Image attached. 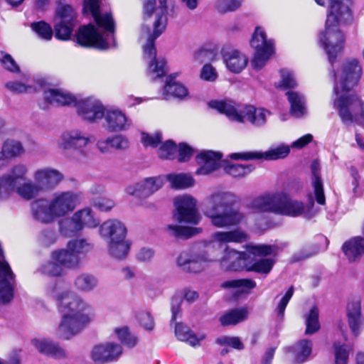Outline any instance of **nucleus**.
I'll return each mask as SVG.
<instances>
[{
    "label": "nucleus",
    "mask_w": 364,
    "mask_h": 364,
    "mask_svg": "<svg viewBox=\"0 0 364 364\" xmlns=\"http://www.w3.org/2000/svg\"><path fill=\"white\" fill-rule=\"evenodd\" d=\"M216 343L220 346H228L237 350L244 348V345L238 337L220 336L216 339Z\"/></svg>",
    "instance_id": "nucleus-62"
},
{
    "label": "nucleus",
    "mask_w": 364,
    "mask_h": 364,
    "mask_svg": "<svg viewBox=\"0 0 364 364\" xmlns=\"http://www.w3.org/2000/svg\"><path fill=\"white\" fill-rule=\"evenodd\" d=\"M164 182V176L148 177L127 186L125 191L130 196L148 198L160 190L163 187Z\"/></svg>",
    "instance_id": "nucleus-21"
},
{
    "label": "nucleus",
    "mask_w": 364,
    "mask_h": 364,
    "mask_svg": "<svg viewBox=\"0 0 364 364\" xmlns=\"http://www.w3.org/2000/svg\"><path fill=\"white\" fill-rule=\"evenodd\" d=\"M75 289L81 292L88 293L95 290L98 286L97 278L92 274H82L74 281Z\"/></svg>",
    "instance_id": "nucleus-47"
},
{
    "label": "nucleus",
    "mask_w": 364,
    "mask_h": 364,
    "mask_svg": "<svg viewBox=\"0 0 364 364\" xmlns=\"http://www.w3.org/2000/svg\"><path fill=\"white\" fill-rule=\"evenodd\" d=\"M352 0H328L329 11L327 16L328 21L334 18L343 22H351L353 14L350 8Z\"/></svg>",
    "instance_id": "nucleus-30"
},
{
    "label": "nucleus",
    "mask_w": 364,
    "mask_h": 364,
    "mask_svg": "<svg viewBox=\"0 0 364 364\" xmlns=\"http://www.w3.org/2000/svg\"><path fill=\"white\" fill-rule=\"evenodd\" d=\"M67 247L77 255L79 264L81 262V257L85 256L92 251L93 245L85 238H75L68 241Z\"/></svg>",
    "instance_id": "nucleus-46"
},
{
    "label": "nucleus",
    "mask_w": 364,
    "mask_h": 364,
    "mask_svg": "<svg viewBox=\"0 0 364 364\" xmlns=\"http://www.w3.org/2000/svg\"><path fill=\"white\" fill-rule=\"evenodd\" d=\"M136 318L141 326L148 331H151L154 327V321L150 313L140 311L137 314Z\"/></svg>",
    "instance_id": "nucleus-64"
},
{
    "label": "nucleus",
    "mask_w": 364,
    "mask_h": 364,
    "mask_svg": "<svg viewBox=\"0 0 364 364\" xmlns=\"http://www.w3.org/2000/svg\"><path fill=\"white\" fill-rule=\"evenodd\" d=\"M288 100L291 105V113L296 117H301L306 113L304 97L294 91L287 92Z\"/></svg>",
    "instance_id": "nucleus-42"
},
{
    "label": "nucleus",
    "mask_w": 364,
    "mask_h": 364,
    "mask_svg": "<svg viewBox=\"0 0 364 364\" xmlns=\"http://www.w3.org/2000/svg\"><path fill=\"white\" fill-rule=\"evenodd\" d=\"M208 106L216 109L231 121L249 122L255 127H264L271 112L263 107H256L250 105H238L230 101L212 100Z\"/></svg>",
    "instance_id": "nucleus-6"
},
{
    "label": "nucleus",
    "mask_w": 364,
    "mask_h": 364,
    "mask_svg": "<svg viewBox=\"0 0 364 364\" xmlns=\"http://www.w3.org/2000/svg\"><path fill=\"white\" fill-rule=\"evenodd\" d=\"M28 168L26 164L18 163L14 165L9 172L4 175L6 181L12 192L16 193L23 199L29 200V196L23 193L24 186L31 181L27 178Z\"/></svg>",
    "instance_id": "nucleus-20"
},
{
    "label": "nucleus",
    "mask_w": 364,
    "mask_h": 364,
    "mask_svg": "<svg viewBox=\"0 0 364 364\" xmlns=\"http://www.w3.org/2000/svg\"><path fill=\"white\" fill-rule=\"evenodd\" d=\"M177 151V146L171 140L163 143L158 151V155L160 158L164 159H173Z\"/></svg>",
    "instance_id": "nucleus-59"
},
{
    "label": "nucleus",
    "mask_w": 364,
    "mask_h": 364,
    "mask_svg": "<svg viewBox=\"0 0 364 364\" xmlns=\"http://www.w3.org/2000/svg\"><path fill=\"white\" fill-rule=\"evenodd\" d=\"M127 232L124 224L118 220H108L100 227V235L107 242L126 239Z\"/></svg>",
    "instance_id": "nucleus-29"
},
{
    "label": "nucleus",
    "mask_w": 364,
    "mask_h": 364,
    "mask_svg": "<svg viewBox=\"0 0 364 364\" xmlns=\"http://www.w3.org/2000/svg\"><path fill=\"white\" fill-rule=\"evenodd\" d=\"M31 28L38 38L43 41H49L53 38V31L51 26L45 21L32 23Z\"/></svg>",
    "instance_id": "nucleus-54"
},
{
    "label": "nucleus",
    "mask_w": 364,
    "mask_h": 364,
    "mask_svg": "<svg viewBox=\"0 0 364 364\" xmlns=\"http://www.w3.org/2000/svg\"><path fill=\"white\" fill-rule=\"evenodd\" d=\"M33 181L28 182L23 193L29 196V200L36 198L41 192L55 189L64 180L63 173L48 166L36 168L32 173Z\"/></svg>",
    "instance_id": "nucleus-8"
},
{
    "label": "nucleus",
    "mask_w": 364,
    "mask_h": 364,
    "mask_svg": "<svg viewBox=\"0 0 364 364\" xmlns=\"http://www.w3.org/2000/svg\"><path fill=\"white\" fill-rule=\"evenodd\" d=\"M318 316L319 311L316 306H313L305 316L306 334H314L319 330Z\"/></svg>",
    "instance_id": "nucleus-50"
},
{
    "label": "nucleus",
    "mask_w": 364,
    "mask_h": 364,
    "mask_svg": "<svg viewBox=\"0 0 364 364\" xmlns=\"http://www.w3.org/2000/svg\"><path fill=\"white\" fill-rule=\"evenodd\" d=\"M153 37V31H151L148 27L143 26L141 30L140 39L146 41V44L143 46L144 58L149 59L147 68V75L150 78L154 80L164 76L166 73V61L164 58H156V49L154 48V41H151V46H149V38Z\"/></svg>",
    "instance_id": "nucleus-15"
},
{
    "label": "nucleus",
    "mask_w": 364,
    "mask_h": 364,
    "mask_svg": "<svg viewBox=\"0 0 364 364\" xmlns=\"http://www.w3.org/2000/svg\"><path fill=\"white\" fill-rule=\"evenodd\" d=\"M159 6H156V0H144L143 11L146 20L153 18V37L149 38V46L151 41L156 39L165 30L167 23V11L172 3L168 0H158Z\"/></svg>",
    "instance_id": "nucleus-13"
},
{
    "label": "nucleus",
    "mask_w": 364,
    "mask_h": 364,
    "mask_svg": "<svg viewBox=\"0 0 364 364\" xmlns=\"http://www.w3.org/2000/svg\"><path fill=\"white\" fill-rule=\"evenodd\" d=\"M223 288L238 289L241 292L247 291L256 287L255 281L250 279H232L222 284Z\"/></svg>",
    "instance_id": "nucleus-55"
},
{
    "label": "nucleus",
    "mask_w": 364,
    "mask_h": 364,
    "mask_svg": "<svg viewBox=\"0 0 364 364\" xmlns=\"http://www.w3.org/2000/svg\"><path fill=\"white\" fill-rule=\"evenodd\" d=\"M253 168L250 165L232 164L225 168V172L232 177H244L252 171Z\"/></svg>",
    "instance_id": "nucleus-57"
},
{
    "label": "nucleus",
    "mask_w": 364,
    "mask_h": 364,
    "mask_svg": "<svg viewBox=\"0 0 364 364\" xmlns=\"http://www.w3.org/2000/svg\"><path fill=\"white\" fill-rule=\"evenodd\" d=\"M165 181H167L172 188L181 190L193 187L195 180L188 173H169L164 175Z\"/></svg>",
    "instance_id": "nucleus-38"
},
{
    "label": "nucleus",
    "mask_w": 364,
    "mask_h": 364,
    "mask_svg": "<svg viewBox=\"0 0 364 364\" xmlns=\"http://www.w3.org/2000/svg\"><path fill=\"white\" fill-rule=\"evenodd\" d=\"M175 210L173 219L179 223L197 225L201 217L197 210V200L191 195L183 194L176 196L173 200Z\"/></svg>",
    "instance_id": "nucleus-16"
},
{
    "label": "nucleus",
    "mask_w": 364,
    "mask_h": 364,
    "mask_svg": "<svg viewBox=\"0 0 364 364\" xmlns=\"http://www.w3.org/2000/svg\"><path fill=\"white\" fill-rule=\"evenodd\" d=\"M248 314L249 312L247 308L235 309L221 316L220 321L221 325L224 326H234L246 320Z\"/></svg>",
    "instance_id": "nucleus-43"
},
{
    "label": "nucleus",
    "mask_w": 364,
    "mask_h": 364,
    "mask_svg": "<svg viewBox=\"0 0 364 364\" xmlns=\"http://www.w3.org/2000/svg\"><path fill=\"white\" fill-rule=\"evenodd\" d=\"M50 259L55 260L61 268H75L79 266L76 255L68 247L66 249L55 250L50 252Z\"/></svg>",
    "instance_id": "nucleus-35"
},
{
    "label": "nucleus",
    "mask_w": 364,
    "mask_h": 364,
    "mask_svg": "<svg viewBox=\"0 0 364 364\" xmlns=\"http://www.w3.org/2000/svg\"><path fill=\"white\" fill-rule=\"evenodd\" d=\"M333 107L338 112L343 123L364 125V103L355 95L346 92H335Z\"/></svg>",
    "instance_id": "nucleus-9"
},
{
    "label": "nucleus",
    "mask_w": 364,
    "mask_h": 364,
    "mask_svg": "<svg viewBox=\"0 0 364 364\" xmlns=\"http://www.w3.org/2000/svg\"><path fill=\"white\" fill-rule=\"evenodd\" d=\"M235 196L229 192L217 191L203 202V213L210 223L218 228H228L237 225L245 218L238 210L230 208Z\"/></svg>",
    "instance_id": "nucleus-5"
},
{
    "label": "nucleus",
    "mask_w": 364,
    "mask_h": 364,
    "mask_svg": "<svg viewBox=\"0 0 364 364\" xmlns=\"http://www.w3.org/2000/svg\"><path fill=\"white\" fill-rule=\"evenodd\" d=\"M37 272L46 276L60 277L63 274V268L58 262L50 258L38 267Z\"/></svg>",
    "instance_id": "nucleus-52"
},
{
    "label": "nucleus",
    "mask_w": 364,
    "mask_h": 364,
    "mask_svg": "<svg viewBox=\"0 0 364 364\" xmlns=\"http://www.w3.org/2000/svg\"><path fill=\"white\" fill-rule=\"evenodd\" d=\"M188 95V90L181 82L174 79L167 80L163 91V95L165 99L173 97L178 99H185Z\"/></svg>",
    "instance_id": "nucleus-41"
},
{
    "label": "nucleus",
    "mask_w": 364,
    "mask_h": 364,
    "mask_svg": "<svg viewBox=\"0 0 364 364\" xmlns=\"http://www.w3.org/2000/svg\"><path fill=\"white\" fill-rule=\"evenodd\" d=\"M175 334L178 340L186 341L193 347L200 346V341H203L205 338L204 334L195 335L187 326L182 323L176 324Z\"/></svg>",
    "instance_id": "nucleus-39"
},
{
    "label": "nucleus",
    "mask_w": 364,
    "mask_h": 364,
    "mask_svg": "<svg viewBox=\"0 0 364 364\" xmlns=\"http://www.w3.org/2000/svg\"><path fill=\"white\" fill-rule=\"evenodd\" d=\"M48 296L56 301L61 318L55 334L58 338L69 340L78 334L95 316L93 306L75 292L64 289L60 284L49 287Z\"/></svg>",
    "instance_id": "nucleus-2"
},
{
    "label": "nucleus",
    "mask_w": 364,
    "mask_h": 364,
    "mask_svg": "<svg viewBox=\"0 0 364 364\" xmlns=\"http://www.w3.org/2000/svg\"><path fill=\"white\" fill-rule=\"evenodd\" d=\"M81 201L80 193L73 191L54 192L49 199L42 198L34 200L31 205L33 219L43 224H50L56 218H63L72 213Z\"/></svg>",
    "instance_id": "nucleus-4"
},
{
    "label": "nucleus",
    "mask_w": 364,
    "mask_h": 364,
    "mask_svg": "<svg viewBox=\"0 0 364 364\" xmlns=\"http://www.w3.org/2000/svg\"><path fill=\"white\" fill-rule=\"evenodd\" d=\"M222 154L213 151H203L196 156L198 165L196 173L208 175L218 170L222 166Z\"/></svg>",
    "instance_id": "nucleus-27"
},
{
    "label": "nucleus",
    "mask_w": 364,
    "mask_h": 364,
    "mask_svg": "<svg viewBox=\"0 0 364 364\" xmlns=\"http://www.w3.org/2000/svg\"><path fill=\"white\" fill-rule=\"evenodd\" d=\"M76 108L78 116L88 122H95L101 119L105 113L102 102L93 97L80 100Z\"/></svg>",
    "instance_id": "nucleus-23"
},
{
    "label": "nucleus",
    "mask_w": 364,
    "mask_h": 364,
    "mask_svg": "<svg viewBox=\"0 0 364 364\" xmlns=\"http://www.w3.org/2000/svg\"><path fill=\"white\" fill-rule=\"evenodd\" d=\"M100 0H85L84 11L90 13L99 28L104 30L105 35L99 33L96 28L91 24L82 26L77 34V42L84 47H95L107 49L116 46L114 37V21L109 13H100Z\"/></svg>",
    "instance_id": "nucleus-3"
},
{
    "label": "nucleus",
    "mask_w": 364,
    "mask_h": 364,
    "mask_svg": "<svg viewBox=\"0 0 364 364\" xmlns=\"http://www.w3.org/2000/svg\"><path fill=\"white\" fill-rule=\"evenodd\" d=\"M250 46L255 50L252 66L255 70H260L274 53V41L267 38L263 28L258 26L252 34Z\"/></svg>",
    "instance_id": "nucleus-12"
},
{
    "label": "nucleus",
    "mask_w": 364,
    "mask_h": 364,
    "mask_svg": "<svg viewBox=\"0 0 364 364\" xmlns=\"http://www.w3.org/2000/svg\"><path fill=\"white\" fill-rule=\"evenodd\" d=\"M73 216L81 230L84 228H95L100 224V220L97 218L90 208H84L76 211Z\"/></svg>",
    "instance_id": "nucleus-37"
},
{
    "label": "nucleus",
    "mask_w": 364,
    "mask_h": 364,
    "mask_svg": "<svg viewBox=\"0 0 364 364\" xmlns=\"http://www.w3.org/2000/svg\"><path fill=\"white\" fill-rule=\"evenodd\" d=\"M122 353L121 344L107 341L95 345L90 352V356L95 363L105 364L117 360Z\"/></svg>",
    "instance_id": "nucleus-19"
},
{
    "label": "nucleus",
    "mask_w": 364,
    "mask_h": 364,
    "mask_svg": "<svg viewBox=\"0 0 364 364\" xmlns=\"http://www.w3.org/2000/svg\"><path fill=\"white\" fill-rule=\"evenodd\" d=\"M58 230L65 237H71L81 231L73 215L60 220L58 223Z\"/></svg>",
    "instance_id": "nucleus-49"
},
{
    "label": "nucleus",
    "mask_w": 364,
    "mask_h": 364,
    "mask_svg": "<svg viewBox=\"0 0 364 364\" xmlns=\"http://www.w3.org/2000/svg\"><path fill=\"white\" fill-rule=\"evenodd\" d=\"M43 98L48 103L55 106L77 107L80 100L70 91L61 88H53L44 91Z\"/></svg>",
    "instance_id": "nucleus-28"
},
{
    "label": "nucleus",
    "mask_w": 364,
    "mask_h": 364,
    "mask_svg": "<svg viewBox=\"0 0 364 364\" xmlns=\"http://www.w3.org/2000/svg\"><path fill=\"white\" fill-rule=\"evenodd\" d=\"M349 23L341 21L338 18L328 21L327 16L325 28L318 34V44L323 49L332 65L343 53L346 45V36L338 26Z\"/></svg>",
    "instance_id": "nucleus-7"
},
{
    "label": "nucleus",
    "mask_w": 364,
    "mask_h": 364,
    "mask_svg": "<svg viewBox=\"0 0 364 364\" xmlns=\"http://www.w3.org/2000/svg\"><path fill=\"white\" fill-rule=\"evenodd\" d=\"M244 0H218V9L221 12L233 11L240 8Z\"/></svg>",
    "instance_id": "nucleus-63"
},
{
    "label": "nucleus",
    "mask_w": 364,
    "mask_h": 364,
    "mask_svg": "<svg viewBox=\"0 0 364 364\" xmlns=\"http://www.w3.org/2000/svg\"><path fill=\"white\" fill-rule=\"evenodd\" d=\"M92 144V137L80 129H71L63 132L57 141L59 149L73 150L80 154H87L86 149Z\"/></svg>",
    "instance_id": "nucleus-17"
},
{
    "label": "nucleus",
    "mask_w": 364,
    "mask_h": 364,
    "mask_svg": "<svg viewBox=\"0 0 364 364\" xmlns=\"http://www.w3.org/2000/svg\"><path fill=\"white\" fill-rule=\"evenodd\" d=\"M292 353L296 363L305 362L310 356L312 350V343L307 339H301L292 347Z\"/></svg>",
    "instance_id": "nucleus-44"
},
{
    "label": "nucleus",
    "mask_w": 364,
    "mask_h": 364,
    "mask_svg": "<svg viewBox=\"0 0 364 364\" xmlns=\"http://www.w3.org/2000/svg\"><path fill=\"white\" fill-rule=\"evenodd\" d=\"M282 198L279 215L298 217L304 214L305 205L303 202L291 198L285 192H283Z\"/></svg>",
    "instance_id": "nucleus-33"
},
{
    "label": "nucleus",
    "mask_w": 364,
    "mask_h": 364,
    "mask_svg": "<svg viewBox=\"0 0 364 364\" xmlns=\"http://www.w3.org/2000/svg\"><path fill=\"white\" fill-rule=\"evenodd\" d=\"M58 240V235L55 230L47 229L42 231L38 236V242L43 247H50Z\"/></svg>",
    "instance_id": "nucleus-60"
},
{
    "label": "nucleus",
    "mask_w": 364,
    "mask_h": 364,
    "mask_svg": "<svg viewBox=\"0 0 364 364\" xmlns=\"http://www.w3.org/2000/svg\"><path fill=\"white\" fill-rule=\"evenodd\" d=\"M221 55L225 67L232 73H240L247 65V56L239 50L224 48L221 50Z\"/></svg>",
    "instance_id": "nucleus-26"
},
{
    "label": "nucleus",
    "mask_w": 364,
    "mask_h": 364,
    "mask_svg": "<svg viewBox=\"0 0 364 364\" xmlns=\"http://www.w3.org/2000/svg\"><path fill=\"white\" fill-rule=\"evenodd\" d=\"M250 46L255 50L252 66L255 70H260L274 53V41L267 38L263 28L258 26L252 34Z\"/></svg>",
    "instance_id": "nucleus-11"
},
{
    "label": "nucleus",
    "mask_w": 364,
    "mask_h": 364,
    "mask_svg": "<svg viewBox=\"0 0 364 364\" xmlns=\"http://www.w3.org/2000/svg\"><path fill=\"white\" fill-rule=\"evenodd\" d=\"M283 192L269 193L254 198L250 208L256 213L280 214Z\"/></svg>",
    "instance_id": "nucleus-22"
},
{
    "label": "nucleus",
    "mask_w": 364,
    "mask_h": 364,
    "mask_svg": "<svg viewBox=\"0 0 364 364\" xmlns=\"http://www.w3.org/2000/svg\"><path fill=\"white\" fill-rule=\"evenodd\" d=\"M166 230L173 236L186 239L198 235L203 231L201 228L182 226L176 224L168 225Z\"/></svg>",
    "instance_id": "nucleus-48"
},
{
    "label": "nucleus",
    "mask_w": 364,
    "mask_h": 364,
    "mask_svg": "<svg viewBox=\"0 0 364 364\" xmlns=\"http://www.w3.org/2000/svg\"><path fill=\"white\" fill-rule=\"evenodd\" d=\"M258 255L248 254V261L245 269L249 272H255L259 274H267L271 272L275 264V259L271 257L253 259L252 257ZM265 257L266 255H262Z\"/></svg>",
    "instance_id": "nucleus-34"
},
{
    "label": "nucleus",
    "mask_w": 364,
    "mask_h": 364,
    "mask_svg": "<svg viewBox=\"0 0 364 364\" xmlns=\"http://www.w3.org/2000/svg\"><path fill=\"white\" fill-rule=\"evenodd\" d=\"M281 81L279 86L283 88L294 87L296 85V81L294 73L288 69L280 70Z\"/></svg>",
    "instance_id": "nucleus-61"
},
{
    "label": "nucleus",
    "mask_w": 364,
    "mask_h": 364,
    "mask_svg": "<svg viewBox=\"0 0 364 364\" xmlns=\"http://www.w3.org/2000/svg\"><path fill=\"white\" fill-rule=\"evenodd\" d=\"M333 354L335 364H347L349 355V349L347 345L339 341L333 343Z\"/></svg>",
    "instance_id": "nucleus-56"
},
{
    "label": "nucleus",
    "mask_w": 364,
    "mask_h": 364,
    "mask_svg": "<svg viewBox=\"0 0 364 364\" xmlns=\"http://www.w3.org/2000/svg\"><path fill=\"white\" fill-rule=\"evenodd\" d=\"M4 86L8 91L16 95L32 93L36 90L30 83L28 76L24 74L21 75L20 79L7 81Z\"/></svg>",
    "instance_id": "nucleus-36"
},
{
    "label": "nucleus",
    "mask_w": 364,
    "mask_h": 364,
    "mask_svg": "<svg viewBox=\"0 0 364 364\" xmlns=\"http://www.w3.org/2000/svg\"><path fill=\"white\" fill-rule=\"evenodd\" d=\"M311 169L313 176V187L314 196L317 203L320 205L325 203L326 199L323 193V184L320 178V164L317 161L312 162Z\"/></svg>",
    "instance_id": "nucleus-40"
},
{
    "label": "nucleus",
    "mask_w": 364,
    "mask_h": 364,
    "mask_svg": "<svg viewBox=\"0 0 364 364\" xmlns=\"http://www.w3.org/2000/svg\"><path fill=\"white\" fill-rule=\"evenodd\" d=\"M290 153V146L282 144L277 146L271 147L266 151H246L234 153L230 155L234 160H266L274 161L286 158Z\"/></svg>",
    "instance_id": "nucleus-18"
},
{
    "label": "nucleus",
    "mask_w": 364,
    "mask_h": 364,
    "mask_svg": "<svg viewBox=\"0 0 364 364\" xmlns=\"http://www.w3.org/2000/svg\"><path fill=\"white\" fill-rule=\"evenodd\" d=\"M76 25V13L73 8L63 2H58L55 18L54 31L56 38L68 41Z\"/></svg>",
    "instance_id": "nucleus-14"
},
{
    "label": "nucleus",
    "mask_w": 364,
    "mask_h": 364,
    "mask_svg": "<svg viewBox=\"0 0 364 364\" xmlns=\"http://www.w3.org/2000/svg\"><path fill=\"white\" fill-rule=\"evenodd\" d=\"M347 323L352 336L358 338L364 327V316L361 309V299L355 297L350 299L346 306Z\"/></svg>",
    "instance_id": "nucleus-24"
},
{
    "label": "nucleus",
    "mask_w": 364,
    "mask_h": 364,
    "mask_svg": "<svg viewBox=\"0 0 364 364\" xmlns=\"http://www.w3.org/2000/svg\"><path fill=\"white\" fill-rule=\"evenodd\" d=\"M342 249L350 262L357 261L364 255V238L353 237L343 245Z\"/></svg>",
    "instance_id": "nucleus-32"
},
{
    "label": "nucleus",
    "mask_w": 364,
    "mask_h": 364,
    "mask_svg": "<svg viewBox=\"0 0 364 364\" xmlns=\"http://www.w3.org/2000/svg\"><path fill=\"white\" fill-rule=\"evenodd\" d=\"M107 244L109 255L116 259L125 258L131 246L129 241L126 239L108 241Z\"/></svg>",
    "instance_id": "nucleus-45"
},
{
    "label": "nucleus",
    "mask_w": 364,
    "mask_h": 364,
    "mask_svg": "<svg viewBox=\"0 0 364 364\" xmlns=\"http://www.w3.org/2000/svg\"><path fill=\"white\" fill-rule=\"evenodd\" d=\"M247 240V235L241 229L216 231L211 235L210 240L203 241L189 251L180 253L176 259L177 265L185 272L200 273L216 261L215 257L211 254L212 250L223 248L220 259L221 269L236 272L246 268L248 254L275 256L277 253L278 248L275 245L250 244L243 252L237 251L227 245L228 243H242Z\"/></svg>",
    "instance_id": "nucleus-1"
},
{
    "label": "nucleus",
    "mask_w": 364,
    "mask_h": 364,
    "mask_svg": "<svg viewBox=\"0 0 364 364\" xmlns=\"http://www.w3.org/2000/svg\"><path fill=\"white\" fill-rule=\"evenodd\" d=\"M113 333L122 343L129 348L134 347L137 343L136 336L130 333L127 326L114 328Z\"/></svg>",
    "instance_id": "nucleus-53"
},
{
    "label": "nucleus",
    "mask_w": 364,
    "mask_h": 364,
    "mask_svg": "<svg viewBox=\"0 0 364 364\" xmlns=\"http://www.w3.org/2000/svg\"><path fill=\"white\" fill-rule=\"evenodd\" d=\"M1 149L10 159L18 157L24 152V148L21 142L12 139H6Z\"/></svg>",
    "instance_id": "nucleus-51"
},
{
    "label": "nucleus",
    "mask_w": 364,
    "mask_h": 364,
    "mask_svg": "<svg viewBox=\"0 0 364 364\" xmlns=\"http://www.w3.org/2000/svg\"><path fill=\"white\" fill-rule=\"evenodd\" d=\"M104 127L110 132L127 131L132 125V120L126 113L117 108L107 109L104 115Z\"/></svg>",
    "instance_id": "nucleus-25"
},
{
    "label": "nucleus",
    "mask_w": 364,
    "mask_h": 364,
    "mask_svg": "<svg viewBox=\"0 0 364 364\" xmlns=\"http://www.w3.org/2000/svg\"><path fill=\"white\" fill-rule=\"evenodd\" d=\"M360 62L355 58L346 59L335 73L334 92H346L356 86L362 76Z\"/></svg>",
    "instance_id": "nucleus-10"
},
{
    "label": "nucleus",
    "mask_w": 364,
    "mask_h": 364,
    "mask_svg": "<svg viewBox=\"0 0 364 364\" xmlns=\"http://www.w3.org/2000/svg\"><path fill=\"white\" fill-rule=\"evenodd\" d=\"M0 63L2 67L9 72L13 73L21 72L20 68L14 58L6 52H0Z\"/></svg>",
    "instance_id": "nucleus-58"
},
{
    "label": "nucleus",
    "mask_w": 364,
    "mask_h": 364,
    "mask_svg": "<svg viewBox=\"0 0 364 364\" xmlns=\"http://www.w3.org/2000/svg\"><path fill=\"white\" fill-rule=\"evenodd\" d=\"M33 346L41 353L55 358H65V350L59 345L46 338H34L31 341Z\"/></svg>",
    "instance_id": "nucleus-31"
}]
</instances>
